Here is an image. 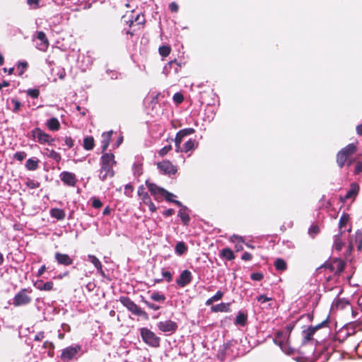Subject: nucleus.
I'll use <instances>...</instances> for the list:
<instances>
[{"instance_id": "obj_1", "label": "nucleus", "mask_w": 362, "mask_h": 362, "mask_svg": "<svg viewBox=\"0 0 362 362\" xmlns=\"http://www.w3.org/2000/svg\"><path fill=\"white\" fill-rule=\"evenodd\" d=\"M133 13L134 9H132L122 16V22L128 25L129 28L128 30L124 29L125 33L130 35V37L142 30L146 23L145 16L143 13H140L134 16Z\"/></svg>"}, {"instance_id": "obj_2", "label": "nucleus", "mask_w": 362, "mask_h": 362, "mask_svg": "<svg viewBox=\"0 0 362 362\" xmlns=\"http://www.w3.org/2000/svg\"><path fill=\"white\" fill-rule=\"evenodd\" d=\"M116 163L115 156L110 153H104L101 157V168L100 172V179L102 181L111 178L115 175L113 165Z\"/></svg>"}, {"instance_id": "obj_3", "label": "nucleus", "mask_w": 362, "mask_h": 362, "mask_svg": "<svg viewBox=\"0 0 362 362\" xmlns=\"http://www.w3.org/2000/svg\"><path fill=\"white\" fill-rule=\"evenodd\" d=\"M119 301L133 315L141 317L144 320H148L149 319L148 314L136 304L129 297L122 296L119 297Z\"/></svg>"}, {"instance_id": "obj_4", "label": "nucleus", "mask_w": 362, "mask_h": 362, "mask_svg": "<svg viewBox=\"0 0 362 362\" xmlns=\"http://www.w3.org/2000/svg\"><path fill=\"white\" fill-rule=\"evenodd\" d=\"M357 151V145L354 143L349 144L339 151L336 155V162L338 167L341 169L344 168L349 158L352 157Z\"/></svg>"}, {"instance_id": "obj_5", "label": "nucleus", "mask_w": 362, "mask_h": 362, "mask_svg": "<svg viewBox=\"0 0 362 362\" xmlns=\"http://www.w3.org/2000/svg\"><path fill=\"white\" fill-rule=\"evenodd\" d=\"M140 335L143 341L149 346L153 348H158L160 346V338L151 329L146 327L141 328Z\"/></svg>"}, {"instance_id": "obj_6", "label": "nucleus", "mask_w": 362, "mask_h": 362, "mask_svg": "<svg viewBox=\"0 0 362 362\" xmlns=\"http://www.w3.org/2000/svg\"><path fill=\"white\" fill-rule=\"evenodd\" d=\"M289 337L284 331H278L274 336V342L279 346L284 352L291 355L294 353V349L288 345Z\"/></svg>"}, {"instance_id": "obj_7", "label": "nucleus", "mask_w": 362, "mask_h": 362, "mask_svg": "<svg viewBox=\"0 0 362 362\" xmlns=\"http://www.w3.org/2000/svg\"><path fill=\"white\" fill-rule=\"evenodd\" d=\"M32 292L31 289L22 288L18 291L13 299V305L15 307H20L28 305L32 301V298L30 293Z\"/></svg>"}, {"instance_id": "obj_8", "label": "nucleus", "mask_w": 362, "mask_h": 362, "mask_svg": "<svg viewBox=\"0 0 362 362\" xmlns=\"http://www.w3.org/2000/svg\"><path fill=\"white\" fill-rule=\"evenodd\" d=\"M329 322V317H327L321 323H319L315 326H310L306 329H303L302 332L303 343H306L308 341L313 340V335L315 334V333L321 328L328 327Z\"/></svg>"}, {"instance_id": "obj_9", "label": "nucleus", "mask_w": 362, "mask_h": 362, "mask_svg": "<svg viewBox=\"0 0 362 362\" xmlns=\"http://www.w3.org/2000/svg\"><path fill=\"white\" fill-rule=\"evenodd\" d=\"M345 263L341 259H334L330 262H326L317 269L325 268L333 272L336 275H339L344 269Z\"/></svg>"}, {"instance_id": "obj_10", "label": "nucleus", "mask_w": 362, "mask_h": 362, "mask_svg": "<svg viewBox=\"0 0 362 362\" xmlns=\"http://www.w3.org/2000/svg\"><path fill=\"white\" fill-rule=\"evenodd\" d=\"M81 351V345L68 346L62 350L60 358L63 362H69L73 360Z\"/></svg>"}, {"instance_id": "obj_11", "label": "nucleus", "mask_w": 362, "mask_h": 362, "mask_svg": "<svg viewBox=\"0 0 362 362\" xmlns=\"http://www.w3.org/2000/svg\"><path fill=\"white\" fill-rule=\"evenodd\" d=\"M31 136L33 139H37V141L41 144H52L54 139L52 138L50 135L43 132L40 128H35L31 132Z\"/></svg>"}, {"instance_id": "obj_12", "label": "nucleus", "mask_w": 362, "mask_h": 362, "mask_svg": "<svg viewBox=\"0 0 362 362\" xmlns=\"http://www.w3.org/2000/svg\"><path fill=\"white\" fill-rule=\"evenodd\" d=\"M145 184L150 192L151 194L154 197V199L160 202L162 199L163 194L165 190V189L158 186L155 183L151 182L148 180H146Z\"/></svg>"}, {"instance_id": "obj_13", "label": "nucleus", "mask_w": 362, "mask_h": 362, "mask_svg": "<svg viewBox=\"0 0 362 362\" xmlns=\"http://www.w3.org/2000/svg\"><path fill=\"white\" fill-rule=\"evenodd\" d=\"M359 190L360 187L358 183H351L349 189L347 191L346 194L344 197H340L339 199L341 202L345 203L349 199H352L353 201L355 200L356 197L358 194Z\"/></svg>"}, {"instance_id": "obj_14", "label": "nucleus", "mask_w": 362, "mask_h": 362, "mask_svg": "<svg viewBox=\"0 0 362 362\" xmlns=\"http://www.w3.org/2000/svg\"><path fill=\"white\" fill-rule=\"evenodd\" d=\"M157 327L158 329L163 332H170V333H175L177 328L178 325L177 324L170 320H165V321H160L158 322Z\"/></svg>"}, {"instance_id": "obj_15", "label": "nucleus", "mask_w": 362, "mask_h": 362, "mask_svg": "<svg viewBox=\"0 0 362 362\" xmlns=\"http://www.w3.org/2000/svg\"><path fill=\"white\" fill-rule=\"evenodd\" d=\"M157 167L160 171L168 175H175L177 171V167L168 160L158 163Z\"/></svg>"}, {"instance_id": "obj_16", "label": "nucleus", "mask_w": 362, "mask_h": 362, "mask_svg": "<svg viewBox=\"0 0 362 362\" xmlns=\"http://www.w3.org/2000/svg\"><path fill=\"white\" fill-rule=\"evenodd\" d=\"M192 276L191 272L187 269L182 271L179 277L176 279V283L180 287H185L192 281Z\"/></svg>"}, {"instance_id": "obj_17", "label": "nucleus", "mask_w": 362, "mask_h": 362, "mask_svg": "<svg viewBox=\"0 0 362 362\" xmlns=\"http://www.w3.org/2000/svg\"><path fill=\"white\" fill-rule=\"evenodd\" d=\"M61 180L64 182V185L74 187L77 182V179L76 175L73 173H70L68 171H63L60 174Z\"/></svg>"}, {"instance_id": "obj_18", "label": "nucleus", "mask_w": 362, "mask_h": 362, "mask_svg": "<svg viewBox=\"0 0 362 362\" xmlns=\"http://www.w3.org/2000/svg\"><path fill=\"white\" fill-rule=\"evenodd\" d=\"M56 262L59 265L70 266L73 264V259L67 254L57 252L54 255Z\"/></svg>"}, {"instance_id": "obj_19", "label": "nucleus", "mask_w": 362, "mask_h": 362, "mask_svg": "<svg viewBox=\"0 0 362 362\" xmlns=\"http://www.w3.org/2000/svg\"><path fill=\"white\" fill-rule=\"evenodd\" d=\"M88 260L95 267L98 273L102 276H105V272L103 270V266L100 261L95 255H89L88 256Z\"/></svg>"}, {"instance_id": "obj_20", "label": "nucleus", "mask_w": 362, "mask_h": 362, "mask_svg": "<svg viewBox=\"0 0 362 362\" xmlns=\"http://www.w3.org/2000/svg\"><path fill=\"white\" fill-rule=\"evenodd\" d=\"M34 285L40 291H50L54 288V283L51 281L42 283V281L40 280L36 282Z\"/></svg>"}, {"instance_id": "obj_21", "label": "nucleus", "mask_w": 362, "mask_h": 362, "mask_svg": "<svg viewBox=\"0 0 362 362\" xmlns=\"http://www.w3.org/2000/svg\"><path fill=\"white\" fill-rule=\"evenodd\" d=\"M112 133H113V132L111 130V131L104 132L102 134V138H103L102 151L103 152L105 151L107 149V148L110 145V141H111V137H112Z\"/></svg>"}, {"instance_id": "obj_22", "label": "nucleus", "mask_w": 362, "mask_h": 362, "mask_svg": "<svg viewBox=\"0 0 362 362\" xmlns=\"http://www.w3.org/2000/svg\"><path fill=\"white\" fill-rule=\"evenodd\" d=\"M187 207L181 208L179 211L177 216L181 218L182 223L187 226H189L190 221V217L188 213L187 212Z\"/></svg>"}, {"instance_id": "obj_23", "label": "nucleus", "mask_w": 362, "mask_h": 362, "mask_svg": "<svg viewBox=\"0 0 362 362\" xmlns=\"http://www.w3.org/2000/svg\"><path fill=\"white\" fill-rule=\"evenodd\" d=\"M50 215L52 218L58 221H62L65 218L66 214L63 209L59 208H54L50 210Z\"/></svg>"}, {"instance_id": "obj_24", "label": "nucleus", "mask_w": 362, "mask_h": 362, "mask_svg": "<svg viewBox=\"0 0 362 362\" xmlns=\"http://www.w3.org/2000/svg\"><path fill=\"white\" fill-rule=\"evenodd\" d=\"M230 303H221L218 305H213L211 308V310L212 312H214V313L229 312L230 311Z\"/></svg>"}, {"instance_id": "obj_25", "label": "nucleus", "mask_w": 362, "mask_h": 362, "mask_svg": "<svg viewBox=\"0 0 362 362\" xmlns=\"http://www.w3.org/2000/svg\"><path fill=\"white\" fill-rule=\"evenodd\" d=\"M47 128L51 131H57L60 129V123L57 118L52 117L46 122Z\"/></svg>"}, {"instance_id": "obj_26", "label": "nucleus", "mask_w": 362, "mask_h": 362, "mask_svg": "<svg viewBox=\"0 0 362 362\" xmlns=\"http://www.w3.org/2000/svg\"><path fill=\"white\" fill-rule=\"evenodd\" d=\"M198 146V142L195 139H189L185 143L182 148V151L185 153H187L190 151L195 149Z\"/></svg>"}, {"instance_id": "obj_27", "label": "nucleus", "mask_w": 362, "mask_h": 362, "mask_svg": "<svg viewBox=\"0 0 362 362\" xmlns=\"http://www.w3.org/2000/svg\"><path fill=\"white\" fill-rule=\"evenodd\" d=\"M230 241L235 243V249L237 251L243 250V247L242 243H244L243 237L238 235H233L230 237Z\"/></svg>"}, {"instance_id": "obj_28", "label": "nucleus", "mask_w": 362, "mask_h": 362, "mask_svg": "<svg viewBox=\"0 0 362 362\" xmlns=\"http://www.w3.org/2000/svg\"><path fill=\"white\" fill-rule=\"evenodd\" d=\"M247 315L239 311L238 315L236 316L235 324L236 325L245 326L247 323Z\"/></svg>"}, {"instance_id": "obj_29", "label": "nucleus", "mask_w": 362, "mask_h": 362, "mask_svg": "<svg viewBox=\"0 0 362 362\" xmlns=\"http://www.w3.org/2000/svg\"><path fill=\"white\" fill-rule=\"evenodd\" d=\"M274 265L276 270L279 272H284L287 269V264L286 261L281 258H278L275 260Z\"/></svg>"}, {"instance_id": "obj_30", "label": "nucleus", "mask_w": 362, "mask_h": 362, "mask_svg": "<svg viewBox=\"0 0 362 362\" xmlns=\"http://www.w3.org/2000/svg\"><path fill=\"white\" fill-rule=\"evenodd\" d=\"M45 154L48 158L54 160L57 163L60 162V160L62 159V156L59 153L56 152L54 150H49V148H45Z\"/></svg>"}, {"instance_id": "obj_31", "label": "nucleus", "mask_w": 362, "mask_h": 362, "mask_svg": "<svg viewBox=\"0 0 362 362\" xmlns=\"http://www.w3.org/2000/svg\"><path fill=\"white\" fill-rule=\"evenodd\" d=\"M37 38L42 42L43 49H46L49 47V40L43 31L37 32Z\"/></svg>"}, {"instance_id": "obj_32", "label": "nucleus", "mask_w": 362, "mask_h": 362, "mask_svg": "<svg viewBox=\"0 0 362 362\" xmlns=\"http://www.w3.org/2000/svg\"><path fill=\"white\" fill-rule=\"evenodd\" d=\"M83 148L87 151H90L94 148L95 141L93 136H86L83 139Z\"/></svg>"}, {"instance_id": "obj_33", "label": "nucleus", "mask_w": 362, "mask_h": 362, "mask_svg": "<svg viewBox=\"0 0 362 362\" xmlns=\"http://www.w3.org/2000/svg\"><path fill=\"white\" fill-rule=\"evenodd\" d=\"M137 194L144 203H145V202H148V200L151 199L148 192L145 191L144 185H140L138 187Z\"/></svg>"}, {"instance_id": "obj_34", "label": "nucleus", "mask_w": 362, "mask_h": 362, "mask_svg": "<svg viewBox=\"0 0 362 362\" xmlns=\"http://www.w3.org/2000/svg\"><path fill=\"white\" fill-rule=\"evenodd\" d=\"M221 257L226 258L227 260H233L235 259V255L232 250L228 247L223 248L221 251Z\"/></svg>"}, {"instance_id": "obj_35", "label": "nucleus", "mask_w": 362, "mask_h": 362, "mask_svg": "<svg viewBox=\"0 0 362 362\" xmlns=\"http://www.w3.org/2000/svg\"><path fill=\"white\" fill-rule=\"evenodd\" d=\"M175 250L177 254L182 255L187 251V247L184 242H178L175 245Z\"/></svg>"}, {"instance_id": "obj_36", "label": "nucleus", "mask_w": 362, "mask_h": 362, "mask_svg": "<svg viewBox=\"0 0 362 362\" xmlns=\"http://www.w3.org/2000/svg\"><path fill=\"white\" fill-rule=\"evenodd\" d=\"M151 299L153 301L158 303H164L166 298L164 294L160 293L159 292H153L151 296Z\"/></svg>"}, {"instance_id": "obj_37", "label": "nucleus", "mask_w": 362, "mask_h": 362, "mask_svg": "<svg viewBox=\"0 0 362 362\" xmlns=\"http://www.w3.org/2000/svg\"><path fill=\"white\" fill-rule=\"evenodd\" d=\"M25 167L28 170H35L38 168V160L29 158L26 161Z\"/></svg>"}, {"instance_id": "obj_38", "label": "nucleus", "mask_w": 362, "mask_h": 362, "mask_svg": "<svg viewBox=\"0 0 362 362\" xmlns=\"http://www.w3.org/2000/svg\"><path fill=\"white\" fill-rule=\"evenodd\" d=\"M355 243L357 245L358 250L362 249V231L358 230L355 234L354 238Z\"/></svg>"}, {"instance_id": "obj_39", "label": "nucleus", "mask_w": 362, "mask_h": 362, "mask_svg": "<svg viewBox=\"0 0 362 362\" xmlns=\"http://www.w3.org/2000/svg\"><path fill=\"white\" fill-rule=\"evenodd\" d=\"M158 52L162 57H166L170 54L171 48L168 45H163L159 47Z\"/></svg>"}, {"instance_id": "obj_40", "label": "nucleus", "mask_w": 362, "mask_h": 362, "mask_svg": "<svg viewBox=\"0 0 362 362\" xmlns=\"http://www.w3.org/2000/svg\"><path fill=\"white\" fill-rule=\"evenodd\" d=\"M168 66L170 69H173L175 73H178L181 70V64L179 63L177 59L170 61L168 63Z\"/></svg>"}, {"instance_id": "obj_41", "label": "nucleus", "mask_w": 362, "mask_h": 362, "mask_svg": "<svg viewBox=\"0 0 362 362\" xmlns=\"http://www.w3.org/2000/svg\"><path fill=\"white\" fill-rule=\"evenodd\" d=\"M39 88H30L26 90V93L32 98H37L40 95Z\"/></svg>"}, {"instance_id": "obj_42", "label": "nucleus", "mask_w": 362, "mask_h": 362, "mask_svg": "<svg viewBox=\"0 0 362 362\" xmlns=\"http://www.w3.org/2000/svg\"><path fill=\"white\" fill-rule=\"evenodd\" d=\"M25 185L30 189H37L40 187V184L38 182L35 181L34 180L28 178L25 182Z\"/></svg>"}, {"instance_id": "obj_43", "label": "nucleus", "mask_w": 362, "mask_h": 362, "mask_svg": "<svg viewBox=\"0 0 362 362\" xmlns=\"http://www.w3.org/2000/svg\"><path fill=\"white\" fill-rule=\"evenodd\" d=\"M141 301L149 308L153 310H158L160 309V306L158 305H156L155 303H150L149 301L144 299V297H142Z\"/></svg>"}, {"instance_id": "obj_44", "label": "nucleus", "mask_w": 362, "mask_h": 362, "mask_svg": "<svg viewBox=\"0 0 362 362\" xmlns=\"http://www.w3.org/2000/svg\"><path fill=\"white\" fill-rule=\"evenodd\" d=\"M349 220V214H344L339 219V228L341 229L342 228H344L346 225Z\"/></svg>"}, {"instance_id": "obj_45", "label": "nucleus", "mask_w": 362, "mask_h": 362, "mask_svg": "<svg viewBox=\"0 0 362 362\" xmlns=\"http://www.w3.org/2000/svg\"><path fill=\"white\" fill-rule=\"evenodd\" d=\"M320 232V228L317 225H312L311 227L308 230V234L314 238L316 235H317Z\"/></svg>"}, {"instance_id": "obj_46", "label": "nucleus", "mask_w": 362, "mask_h": 362, "mask_svg": "<svg viewBox=\"0 0 362 362\" xmlns=\"http://www.w3.org/2000/svg\"><path fill=\"white\" fill-rule=\"evenodd\" d=\"M134 186L132 184H127L124 186V194L128 197H132Z\"/></svg>"}, {"instance_id": "obj_47", "label": "nucleus", "mask_w": 362, "mask_h": 362, "mask_svg": "<svg viewBox=\"0 0 362 362\" xmlns=\"http://www.w3.org/2000/svg\"><path fill=\"white\" fill-rule=\"evenodd\" d=\"M354 173V175H356L362 173V161L361 160L356 161Z\"/></svg>"}, {"instance_id": "obj_48", "label": "nucleus", "mask_w": 362, "mask_h": 362, "mask_svg": "<svg viewBox=\"0 0 362 362\" xmlns=\"http://www.w3.org/2000/svg\"><path fill=\"white\" fill-rule=\"evenodd\" d=\"M11 103L14 105L13 109L12 110L13 112L18 113L20 111V110H21V102L18 101L16 98H12L11 99Z\"/></svg>"}, {"instance_id": "obj_49", "label": "nucleus", "mask_w": 362, "mask_h": 362, "mask_svg": "<svg viewBox=\"0 0 362 362\" xmlns=\"http://www.w3.org/2000/svg\"><path fill=\"white\" fill-rule=\"evenodd\" d=\"M343 245L344 243L340 239V238L339 236H337L334 243V247L335 250L337 251H340L342 249Z\"/></svg>"}, {"instance_id": "obj_50", "label": "nucleus", "mask_w": 362, "mask_h": 362, "mask_svg": "<svg viewBox=\"0 0 362 362\" xmlns=\"http://www.w3.org/2000/svg\"><path fill=\"white\" fill-rule=\"evenodd\" d=\"M173 100L175 101V103L180 104L184 100V96L180 93H176L173 95Z\"/></svg>"}, {"instance_id": "obj_51", "label": "nucleus", "mask_w": 362, "mask_h": 362, "mask_svg": "<svg viewBox=\"0 0 362 362\" xmlns=\"http://www.w3.org/2000/svg\"><path fill=\"white\" fill-rule=\"evenodd\" d=\"M26 156H27V154L25 152L18 151L14 154L13 158L19 161H22L26 158Z\"/></svg>"}, {"instance_id": "obj_52", "label": "nucleus", "mask_w": 362, "mask_h": 362, "mask_svg": "<svg viewBox=\"0 0 362 362\" xmlns=\"http://www.w3.org/2000/svg\"><path fill=\"white\" fill-rule=\"evenodd\" d=\"M172 150V146L170 144L164 146L159 151L158 154L160 156H165L170 151Z\"/></svg>"}, {"instance_id": "obj_53", "label": "nucleus", "mask_w": 362, "mask_h": 362, "mask_svg": "<svg viewBox=\"0 0 362 362\" xmlns=\"http://www.w3.org/2000/svg\"><path fill=\"white\" fill-rule=\"evenodd\" d=\"M250 278L253 281H259L263 279L264 275L261 272H255V273H252L251 274Z\"/></svg>"}, {"instance_id": "obj_54", "label": "nucleus", "mask_w": 362, "mask_h": 362, "mask_svg": "<svg viewBox=\"0 0 362 362\" xmlns=\"http://www.w3.org/2000/svg\"><path fill=\"white\" fill-rule=\"evenodd\" d=\"M103 206L102 202L96 197L93 198L92 206L95 209H100Z\"/></svg>"}, {"instance_id": "obj_55", "label": "nucleus", "mask_w": 362, "mask_h": 362, "mask_svg": "<svg viewBox=\"0 0 362 362\" xmlns=\"http://www.w3.org/2000/svg\"><path fill=\"white\" fill-rule=\"evenodd\" d=\"M173 197H175L173 194L165 189L162 197H164L167 202H172Z\"/></svg>"}, {"instance_id": "obj_56", "label": "nucleus", "mask_w": 362, "mask_h": 362, "mask_svg": "<svg viewBox=\"0 0 362 362\" xmlns=\"http://www.w3.org/2000/svg\"><path fill=\"white\" fill-rule=\"evenodd\" d=\"M144 204L148 206V209L151 212H155L156 211L157 208L154 203L152 202L151 199L148 200V202H145Z\"/></svg>"}, {"instance_id": "obj_57", "label": "nucleus", "mask_w": 362, "mask_h": 362, "mask_svg": "<svg viewBox=\"0 0 362 362\" xmlns=\"http://www.w3.org/2000/svg\"><path fill=\"white\" fill-rule=\"evenodd\" d=\"M27 3L35 9L40 7V0H27Z\"/></svg>"}, {"instance_id": "obj_58", "label": "nucleus", "mask_w": 362, "mask_h": 362, "mask_svg": "<svg viewBox=\"0 0 362 362\" xmlns=\"http://www.w3.org/2000/svg\"><path fill=\"white\" fill-rule=\"evenodd\" d=\"M64 143L69 148H72L74 145V141L71 136H66L64 138Z\"/></svg>"}, {"instance_id": "obj_59", "label": "nucleus", "mask_w": 362, "mask_h": 362, "mask_svg": "<svg viewBox=\"0 0 362 362\" xmlns=\"http://www.w3.org/2000/svg\"><path fill=\"white\" fill-rule=\"evenodd\" d=\"M28 67V63L26 62H21L18 64V68H21V70L19 73V75L21 76L23 74L25 69Z\"/></svg>"}, {"instance_id": "obj_60", "label": "nucleus", "mask_w": 362, "mask_h": 362, "mask_svg": "<svg viewBox=\"0 0 362 362\" xmlns=\"http://www.w3.org/2000/svg\"><path fill=\"white\" fill-rule=\"evenodd\" d=\"M162 275L168 282H170L173 279L172 274L168 271L163 270Z\"/></svg>"}, {"instance_id": "obj_61", "label": "nucleus", "mask_w": 362, "mask_h": 362, "mask_svg": "<svg viewBox=\"0 0 362 362\" xmlns=\"http://www.w3.org/2000/svg\"><path fill=\"white\" fill-rule=\"evenodd\" d=\"M43 348L48 349L53 351V350H54L55 346L53 342L49 341H45L43 344Z\"/></svg>"}, {"instance_id": "obj_62", "label": "nucleus", "mask_w": 362, "mask_h": 362, "mask_svg": "<svg viewBox=\"0 0 362 362\" xmlns=\"http://www.w3.org/2000/svg\"><path fill=\"white\" fill-rule=\"evenodd\" d=\"M169 9L171 12L177 13L179 10V6L175 2H171L169 4Z\"/></svg>"}, {"instance_id": "obj_63", "label": "nucleus", "mask_w": 362, "mask_h": 362, "mask_svg": "<svg viewBox=\"0 0 362 362\" xmlns=\"http://www.w3.org/2000/svg\"><path fill=\"white\" fill-rule=\"evenodd\" d=\"M223 296V292L221 291H218L215 295H214L211 298L214 301H218L221 299H222Z\"/></svg>"}, {"instance_id": "obj_64", "label": "nucleus", "mask_w": 362, "mask_h": 362, "mask_svg": "<svg viewBox=\"0 0 362 362\" xmlns=\"http://www.w3.org/2000/svg\"><path fill=\"white\" fill-rule=\"evenodd\" d=\"M257 300L259 301V302H261V303H265V302H267L270 300H272L271 298H268L267 296L265 295H260L259 296H258L257 298Z\"/></svg>"}]
</instances>
